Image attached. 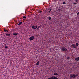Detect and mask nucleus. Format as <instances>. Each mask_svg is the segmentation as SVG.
I'll use <instances>...</instances> for the list:
<instances>
[{"mask_svg":"<svg viewBox=\"0 0 79 79\" xmlns=\"http://www.w3.org/2000/svg\"><path fill=\"white\" fill-rule=\"evenodd\" d=\"M77 76H78V74L75 75L73 73L70 75V77H71V78H75V77H77Z\"/></svg>","mask_w":79,"mask_h":79,"instance_id":"1","label":"nucleus"},{"mask_svg":"<svg viewBox=\"0 0 79 79\" xmlns=\"http://www.w3.org/2000/svg\"><path fill=\"white\" fill-rule=\"evenodd\" d=\"M61 49L62 51H63V52H66V51H67V48L65 47H62L61 48Z\"/></svg>","mask_w":79,"mask_h":79,"instance_id":"2","label":"nucleus"},{"mask_svg":"<svg viewBox=\"0 0 79 79\" xmlns=\"http://www.w3.org/2000/svg\"><path fill=\"white\" fill-rule=\"evenodd\" d=\"M32 29H33L34 30L35 29H37V25L36 26H32Z\"/></svg>","mask_w":79,"mask_h":79,"instance_id":"3","label":"nucleus"},{"mask_svg":"<svg viewBox=\"0 0 79 79\" xmlns=\"http://www.w3.org/2000/svg\"><path fill=\"white\" fill-rule=\"evenodd\" d=\"M34 36H31L30 37L29 39L30 40H34Z\"/></svg>","mask_w":79,"mask_h":79,"instance_id":"4","label":"nucleus"},{"mask_svg":"<svg viewBox=\"0 0 79 79\" xmlns=\"http://www.w3.org/2000/svg\"><path fill=\"white\" fill-rule=\"evenodd\" d=\"M72 46L73 48H76V45H75V44H73L72 45Z\"/></svg>","mask_w":79,"mask_h":79,"instance_id":"5","label":"nucleus"},{"mask_svg":"<svg viewBox=\"0 0 79 79\" xmlns=\"http://www.w3.org/2000/svg\"><path fill=\"white\" fill-rule=\"evenodd\" d=\"M75 60H76V61H79V57L76 58H75Z\"/></svg>","mask_w":79,"mask_h":79,"instance_id":"6","label":"nucleus"},{"mask_svg":"<svg viewBox=\"0 0 79 79\" xmlns=\"http://www.w3.org/2000/svg\"><path fill=\"white\" fill-rule=\"evenodd\" d=\"M10 35H11L10 34H6V36H10Z\"/></svg>","mask_w":79,"mask_h":79,"instance_id":"7","label":"nucleus"},{"mask_svg":"<svg viewBox=\"0 0 79 79\" xmlns=\"http://www.w3.org/2000/svg\"><path fill=\"white\" fill-rule=\"evenodd\" d=\"M39 61H38L36 63V65L37 66H39Z\"/></svg>","mask_w":79,"mask_h":79,"instance_id":"8","label":"nucleus"},{"mask_svg":"<svg viewBox=\"0 0 79 79\" xmlns=\"http://www.w3.org/2000/svg\"><path fill=\"white\" fill-rule=\"evenodd\" d=\"M54 75H55V76H58V74L56 73H54Z\"/></svg>","mask_w":79,"mask_h":79,"instance_id":"9","label":"nucleus"},{"mask_svg":"<svg viewBox=\"0 0 79 79\" xmlns=\"http://www.w3.org/2000/svg\"><path fill=\"white\" fill-rule=\"evenodd\" d=\"M62 8H58V10H59V11H62Z\"/></svg>","mask_w":79,"mask_h":79,"instance_id":"10","label":"nucleus"},{"mask_svg":"<svg viewBox=\"0 0 79 79\" xmlns=\"http://www.w3.org/2000/svg\"><path fill=\"white\" fill-rule=\"evenodd\" d=\"M22 24V22H19V24H18V25H21Z\"/></svg>","mask_w":79,"mask_h":79,"instance_id":"11","label":"nucleus"},{"mask_svg":"<svg viewBox=\"0 0 79 79\" xmlns=\"http://www.w3.org/2000/svg\"><path fill=\"white\" fill-rule=\"evenodd\" d=\"M13 35H18V33H14L13 34Z\"/></svg>","mask_w":79,"mask_h":79,"instance_id":"12","label":"nucleus"},{"mask_svg":"<svg viewBox=\"0 0 79 79\" xmlns=\"http://www.w3.org/2000/svg\"><path fill=\"white\" fill-rule=\"evenodd\" d=\"M48 19H49V20H51V19H52V18H51V17H48Z\"/></svg>","mask_w":79,"mask_h":79,"instance_id":"13","label":"nucleus"},{"mask_svg":"<svg viewBox=\"0 0 79 79\" xmlns=\"http://www.w3.org/2000/svg\"><path fill=\"white\" fill-rule=\"evenodd\" d=\"M23 18L24 19H25L26 18V16H23Z\"/></svg>","mask_w":79,"mask_h":79,"instance_id":"14","label":"nucleus"},{"mask_svg":"<svg viewBox=\"0 0 79 79\" xmlns=\"http://www.w3.org/2000/svg\"><path fill=\"white\" fill-rule=\"evenodd\" d=\"M52 11V9H50L48 11V12H50Z\"/></svg>","mask_w":79,"mask_h":79,"instance_id":"15","label":"nucleus"},{"mask_svg":"<svg viewBox=\"0 0 79 79\" xmlns=\"http://www.w3.org/2000/svg\"><path fill=\"white\" fill-rule=\"evenodd\" d=\"M76 46H78L79 45V44L76 43Z\"/></svg>","mask_w":79,"mask_h":79,"instance_id":"16","label":"nucleus"},{"mask_svg":"<svg viewBox=\"0 0 79 79\" xmlns=\"http://www.w3.org/2000/svg\"><path fill=\"white\" fill-rule=\"evenodd\" d=\"M69 59H70V57H68L67 58V60H69Z\"/></svg>","mask_w":79,"mask_h":79,"instance_id":"17","label":"nucleus"},{"mask_svg":"<svg viewBox=\"0 0 79 79\" xmlns=\"http://www.w3.org/2000/svg\"><path fill=\"white\" fill-rule=\"evenodd\" d=\"M63 4H64V5H65L66 4V2H63Z\"/></svg>","mask_w":79,"mask_h":79,"instance_id":"18","label":"nucleus"},{"mask_svg":"<svg viewBox=\"0 0 79 79\" xmlns=\"http://www.w3.org/2000/svg\"><path fill=\"white\" fill-rule=\"evenodd\" d=\"M8 47H7V46H6L5 47V48H8Z\"/></svg>","mask_w":79,"mask_h":79,"instance_id":"19","label":"nucleus"},{"mask_svg":"<svg viewBox=\"0 0 79 79\" xmlns=\"http://www.w3.org/2000/svg\"><path fill=\"white\" fill-rule=\"evenodd\" d=\"M39 28H40V26H39L37 28V29H39Z\"/></svg>","mask_w":79,"mask_h":79,"instance_id":"20","label":"nucleus"},{"mask_svg":"<svg viewBox=\"0 0 79 79\" xmlns=\"http://www.w3.org/2000/svg\"><path fill=\"white\" fill-rule=\"evenodd\" d=\"M77 15H79V12L77 13Z\"/></svg>","mask_w":79,"mask_h":79,"instance_id":"21","label":"nucleus"},{"mask_svg":"<svg viewBox=\"0 0 79 79\" xmlns=\"http://www.w3.org/2000/svg\"><path fill=\"white\" fill-rule=\"evenodd\" d=\"M6 29H4V32H6Z\"/></svg>","mask_w":79,"mask_h":79,"instance_id":"22","label":"nucleus"},{"mask_svg":"<svg viewBox=\"0 0 79 79\" xmlns=\"http://www.w3.org/2000/svg\"><path fill=\"white\" fill-rule=\"evenodd\" d=\"M76 2H78V0H76Z\"/></svg>","mask_w":79,"mask_h":79,"instance_id":"23","label":"nucleus"},{"mask_svg":"<svg viewBox=\"0 0 79 79\" xmlns=\"http://www.w3.org/2000/svg\"><path fill=\"white\" fill-rule=\"evenodd\" d=\"M42 11L41 10L39 11L40 13H42Z\"/></svg>","mask_w":79,"mask_h":79,"instance_id":"24","label":"nucleus"},{"mask_svg":"<svg viewBox=\"0 0 79 79\" xmlns=\"http://www.w3.org/2000/svg\"><path fill=\"white\" fill-rule=\"evenodd\" d=\"M74 5H76V4H77V3H74Z\"/></svg>","mask_w":79,"mask_h":79,"instance_id":"25","label":"nucleus"},{"mask_svg":"<svg viewBox=\"0 0 79 79\" xmlns=\"http://www.w3.org/2000/svg\"><path fill=\"white\" fill-rule=\"evenodd\" d=\"M6 32H8V30H6Z\"/></svg>","mask_w":79,"mask_h":79,"instance_id":"26","label":"nucleus"}]
</instances>
